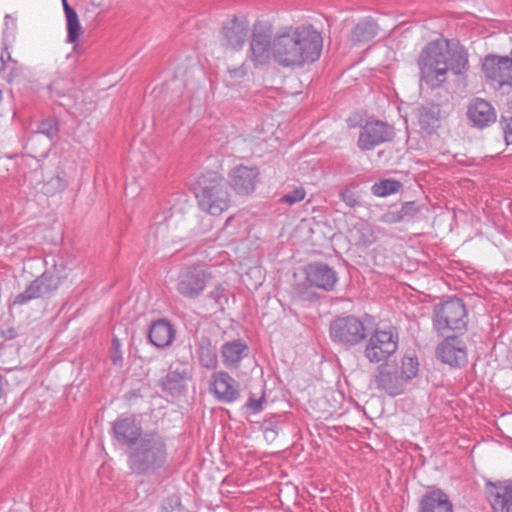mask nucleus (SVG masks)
Listing matches in <instances>:
<instances>
[{"mask_svg":"<svg viewBox=\"0 0 512 512\" xmlns=\"http://www.w3.org/2000/svg\"><path fill=\"white\" fill-rule=\"evenodd\" d=\"M322 48L321 34L310 25H301L274 37L272 55L283 67L302 66L317 61Z\"/></svg>","mask_w":512,"mask_h":512,"instance_id":"obj_1","label":"nucleus"},{"mask_svg":"<svg viewBox=\"0 0 512 512\" xmlns=\"http://www.w3.org/2000/svg\"><path fill=\"white\" fill-rule=\"evenodd\" d=\"M421 82L430 88L439 87L449 70L460 75L468 69V57L462 47L450 48L447 42L433 41L420 55Z\"/></svg>","mask_w":512,"mask_h":512,"instance_id":"obj_2","label":"nucleus"},{"mask_svg":"<svg viewBox=\"0 0 512 512\" xmlns=\"http://www.w3.org/2000/svg\"><path fill=\"white\" fill-rule=\"evenodd\" d=\"M168 448L164 437L155 432L144 433L127 455V465L136 476L156 475L166 464Z\"/></svg>","mask_w":512,"mask_h":512,"instance_id":"obj_3","label":"nucleus"},{"mask_svg":"<svg viewBox=\"0 0 512 512\" xmlns=\"http://www.w3.org/2000/svg\"><path fill=\"white\" fill-rule=\"evenodd\" d=\"M200 210L219 216L230 206V197L225 179L217 172H207L197 177L192 185Z\"/></svg>","mask_w":512,"mask_h":512,"instance_id":"obj_4","label":"nucleus"},{"mask_svg":"<svg viewBox=\"0 0 512 512\" xmlns=\"http://www.w3.org/2000/svg\"><path fill=\"white\" fill-rule=\"evenodd\" d=\"M466 309L459 298L450 299L434 310L433 326L439 333L465 327Z\"/></svg>","mask_w":512,"mask_h":512,"instance_id":"obj_5","label":"nucleus"},{"mask_svg":"<svg viewBox=\"0 0 512 512\" xmlns=\"http://www.w3.org/2000/svg\"><path fill=\"white\" fill-rule=\"evenodd\" d=\"M398 348V334L395 329L376 330L369 338L364 355L371 363L387 360Z\"/></svg>","mask_w":512,"mask_h":512,"instance_id":"obj_6","label":"nucleus"},{"mask_svg":"<svg viewBox=\"0 0 512 512\" xmlns=\"http://www.w3.org/2000/svg\"><path fill=\"white\" fill-rule=\"evenodd\" d=\"M330 336L334 342L353 346L362 342L367 334L363 322L350 315L337 318L331 323Z\"/></svg>","mask_w":512,"mask_h":512,"instance_id":"obj_7","label":"nucleus"},{"mask_svg":"<svg viewBox=\"0 0 512 512\" xmlns=\"http://www.w3.org/2000/svg\"><path fill=\"white\" fill-rule=\"evenodd\" d=\"M482 67L487 80L494 88L512 87V58L488 55Z\"/></svg>","mask_w":512,"mask_h":512,"instance_id":"obj_8","label":"nucleus"},{"mask_svg":"<svg viewBox=\"0 0 512 512\" xmlns=\"http://www.w3.org/2000/svg\"><path fill=\"white\" fill-rule=\"evenodd\" d=\"M208 282V275L205 271L196 266H187L180 270L176 289L185 298L193 299L198 297L205 290Z\"/></svg>","mask_w":512,"mask_h":512,"instance_id":"obj_9","label":"nucleus"},{"mask_svg":"<svg viewBox=\"0 0 512 512\" xmlns=\"http://www.w3.org/2000/svg\"><path fill=\"white\" fill-rule=\"evenodd\" d=\"M394 137V128L387 123L375 120L367 122L361 129L358 138V147L363 151H369L376 146L389 142Z\"/></svg>","mask_w":512,"mask_h":512,"instance_id":"obj_10","label":"nucleus"},{"mask_svg":"<svg viewBox=\"0 0 512 512\" xmlns=\"http://www.w3.org/2000/svg\"><path fill=\"white\" fill-rule=\"evenodd\" d=\"M61 284V278L46 271L37 277L30 285L20 294H18L13 303L16 305H24L30 300L43 297L56 291Z\"/></svg>","mask_w":512,"mask_h":512,"instance_id":"obj_11","label":"nucleus"},{"mask_svg":"<svg viewBox=\"0 0 512 512\" xmlns=\"http://www.w3.org/2000/svg\"><path fill=\"white\" fill-rule=\"evenodd\" d=\"M209 392L222 403H233L240 396V384L226 371H216L210 376Z\"/></svg>","mask_w":512,"mask_h":512,"instance_id":"obj_12","label":"nucleus"},{"mask_svg":"<svg viewBox=\"0 0 512 512\" xmlns=\"http://www.w3.org/2000/svg\"><path fill=\"white\" fill-rule=\"evenodd\" d=\"M305 279L311 287L332 291L338 281L336 271L323 262H314L304 269Z\"/></svg>","mask_w":512,"mask_h":512,"instance_id":"obj_13","label":"nucleus"},{"mask_svg":"<svg viewBox=\"0 0 512 512\" xmlns=\"http://www.w3.org/2000/svg\"><path fill=\"white\" fill-rule=\"evenodd\" d=\"M113 434L115 439L121 445L134 447L142 434V426L134 416H120L117 418L112 426Z\"/></svg>","mask_w":512,"mask_h":512,"instance_id":"obj_14","label":"nucleus"},{"mask_svg":"<svg viewBox=\"0 0 512 512\" xmlns=\"http://www.w3.org/2000/svg\"><path fill=\"white\" fill-rule=\"evenodd\" d=\"M259 174L256 166L237 165L229 173L231 186L237 194L248 195L255 190Z\"/></svg>","mask_w":512,"mask_h":512,"instance_id":"obj_15","label":"nucleus"},{"mask_svg":"<svg viewBox=\"0 0 512 512\" xmlns=\"http://www.w3.org/2000/svg\"><path fill=\"white\" fill-rule=\"evenodd\" d=\"M377 388L384 390L391 396H397L404 390L406 383L399 375L398 368L392 364H385L378 367L375 375Z\"/></svg>","mask_w":512,"mask_h":512,"instance_id":"obj_16","label":"nucleus"},{"mask_svg":"<svg viewBox=\"0 0 512 512\" xmlns=\"http://www.w3.org/2000/svg\"><path fill=\"white\" fill-rule=\"evenodd\" d=\"M438 359L450 366H461L467 361V352L464 343L456 337L445 338L437 347Z\"/></svg>","mask_w":512,"mask_h":512,"instance_id":"obj_17","label":"nucleus"},{"mask_svg":"<svg viewBox=\"0 0 512 512\" xmlns=\"http://www.w3.org/2000/svg\"><path fill=\"white\" fill-rule=\"evenodd\" d=\"M248 32L249 27L246 20L229 19L222 27V45L231 49H239L245 43Z\"/></svg>","mask_w":512,"mask_h":512,"instance_id":"obj_18","label":"nucleus"},{"mask_svg":"<svg viewBox=\"0 0 512 512\" xmlns=\"http://www.w3.org/2000/svg\"><path fill=\"white\" fill-rule=\"evenodd\" d=\"M271 32L265 29H255L250 44L251 60L255 65L268 62L272 53Z\"/></svg>","mask_w":512,"mask_h":512,"instance_id":"obj_19","label":"nucleus"},{"mask_svg":"<svg viewBox=\"0 0 512 512\" xmlns=\"http://www.w3.org/2000/svg\"><path fill=\"white\" fill-rule=\"evenodd\" d=\"M418 512H453V504L443 490L434 489L422 496Z\"/></svg>","mask_w":512,"mask_h":512,"instance_id":"obj_20","label":"nucleus"},{"mask_svg":"<svg viewBox=\"0 0 512 512\" xmlns=\"http://www.w3.org/2000/svg\"><path fill=\"white\" fill-rule=\"evenodd\" d=\"M468 117L477 127H486L496 120V113L492 105L480 98L474 99L468 107Z\"/></svg>","mask_w":512,"mask_h":512,"instance_id":"obj_21","label":"nucleus"},{"mask_svg":"<svg viewBox=\"0 0 512 512\" xmlns=\"http://www.w3.org/2000/svg\"><path fill=\"white\" fill-rule=\"evenodd\" d=\"M350 242L358 247L366 248L377 240V229L365 220H358L349 230Z\"/></svg>","mask_w":512,"mask_h":512,"instance_id":"obj_22","label":"nucleus"},{"mask_svg":"<svg viewBox=\"0 0 512 512\" xmlns=\"http://www.w3.org/2000/svg\"><path fill=\"white\" fill-rule=\"evenodd\" d=\"M248 355V346L241 340H233L224 343L221 347V356L224 365L229 369H236L241 360Z\"/></svg>","mask_w":512,"mask_h":512,"instance_id":"obj_23","label":"nucleus"},{"mask_svg":"<svg viewBox=\"0 0 512 512\" xmlns=\"http://www.w3.org/2000/svg\"><path fill=\"white\" fill-rule=\"evenodd\" d=\"M174 335L175 330L172 325L168 321L161 319L152 323L148 337L154 346L163 348L171 344Z\"/></svg>","mask_w":512,"mask_h":512,"instance_id":"obj_24","label":"nucleus"},{"mask_svg":"<svg viewBox=\"0 0 512 512\" xmlns=\"http://www.w3.org/2000/svg\"><path fill=\"white\" fill-rule=\"evenodd\" d=\"M418 124L421 130L432 134L440 125V108L435 104L421 106L417 112Z\"/></svg>","mask_w":512,"mask_h":512,"instance_id":"obj_25","label":"nucleus"},{"mask_svg":"<svg viewBox=\"0 0 512 512\" xmlns=\"http://www.w3.org/2000/svg\"><path fill=\"white\" fill-rule=\"evenodd\" d=\"M490 491V502L494 509L502 512H512V484L507 486H493Z\"/></svg>","mask_w":512,"mask_h":512,"instance_id":"obj_26","label":"nucleus"},{"mask_svg":"<svg viewBox=\"0 0 512 512\" xmlns=\"http://www.w3.org/2000/svg\"><path fill=\"white\" fill-rule=\"evenodd\" d=\"M377 31L378 26L372 19H362L353 28L351 40L354 43L369 41L376 36Z\"/></svg>","mask_w":512,"mask_h":512,"instance_id":"obj_27","label":"nucleus"},{"mask_svg":"<svg viewBox=\"0 0 512 512\" xmlns=\"http://www.w3.org/2000/svg\"><path fill=\"white\" fill-rule=\"evenodd\" d=\"M197 355L199 362L203 367L211 370L216 369L218 365L216 349L209 339H202L199 342Z\"/></svg>","mask_w":512,"mask_h":512,"instance_id":"obj_28","label":"nucleus"},{"mask_svg":"<svg viewBox=\"0 0 512 512\" xmlns=\"http://www.w3.org/2000/svg\"><path fill=\"white\" fill-rule=\"evenodd\" d=\"M402 187L401 183L397 180L385 179L375 183L371 190L375 196L387 197L399 191Z\"/></svg>","mask_w":512,"mask_h":512,"instance_id":"obj_29","label":"nucleus"},{"mask_svg":"<svg viewBox=\"0 0 512 512\" xmlns=\"http://www.w3.org/2000/svg\"><path fill=\"white\" fill-rule=\"evenodd\" d=\"M67 186V181L57 174L44 181L41 191L47 196H52L65 190Z\"/></svg>","mask_w":512,"mask_h":512,"instance_id":"obj_30","label":"nucleus"},{"mask_svg":"<svg viewBox=\"0 0 512 512\" xmlns=\"http://www.w3.org/2000/svg\"><path fill=\"white\" fill-rule=\"evenodd\" d=\"M72 82L68 77H57L49 85V91L52 97H65L70 94Z\"/></svg>","mask_w":512,"mask_h":512,"instance_id":"obj_31","label":"nucleus"},{"mask_svg":"<svg viewBox=\"0 0 512 512\" xmlns=\"http://www.w3.org/2000/svg\"><path fill=\"white\" fill-rule=\"evenodd\" d=\"M16 30V19L12 18L10 15L7 14L4 19V29L2 37V46H4L5 50L10 48L11 44L14 42Z\"/></svg>","mask_w":512,"mask_h":512,"instance_id":"obj_32","label":"nucleus"},{"mask_svg":"<svg viewBox=\"0 0 512 512\" xmlns=\"http://www.w3.org/2000/svg\"><path fill=\"white\" fill-rule=\"evenodd\" d=\"M418 366L419 363L416 357H403L401 363V371L399 372V375L404 378L405 383H407L408 380L414 378L417 375Z\"/></svg>","mask_w":512,"mask_h":512,"instance_id":"obj_33","label":"nucleus"},{"mask_svg":"<svg viewBox=\"0 0 512 512\" xmlns=\"http://www.w3.org/2000/svg\"><path fill=\"white\" fill-rule=\"evenodd\" d=\"M67 21V41L69 43H75L82 31L77 13H72L66 16Z\"/></svg>","mask_w":512,"mask_h":512,"instance_id":"obj_34","label":"nucleus"},{"mask_svg":"<svg viewBox=\"0 0 512 512\" xmlns=\"http://www.w3.org/2000/svg\"><path fill=\"white\" fill-rule=\"evenodd\" d=\"M58 133V126L55 119H46L43 120L39 125L38 129L34 136L41 134L46 136L49 140H52L54 137L57 136Z\"/></svg>","mask_w":512,"mask_h":512,"instance_id":"obj_35","label":"nucleus"},{"mask_svg":"<svg viewBox=\"0 0 512 512\" xmlns=\"http://www.w3.org/2000/svg\"><path fill=\"white\" fill-rule=\"evenodd\" d=\"M306 196V191L303 187H297L293 191L283 195L280 199L281 203L293 205L301 202Z\"/></svg>","mask_w":512,"mask_h":512,"instance_id":"obj_36","label":"nucleus"},{"mask_svg":"<svg viewBox=\"0 0 512 512\" xmlns=\"http://www.w3.org/2000/svg\"><path fill=\"white\" fill-rule=\"evenodd\" d=\"M419 211V206L415 202H407L402 205L397 220H404L414 217Z\"/></svg>","mask_w":512,"mask_h":512,"instance_id":"obj_37","label":"nucleus"},{"mask_svg":"<svg viewBox=\"0 0 512 512\" xmlns=\"http://www.w3.org/2000/svg\"><path fill=\"white\" fill-rule=\"evenodd\" d=\"M110 358L114 365L121 366L123 363V356L121 350V342L118 338L112 340Z\"/></svg>","mask_w":512,"mask_h":512,"instance_id":"obj_38","label":"nucleus"},{"mask_svg":"<svg viewBox=\"0 0 512 512\" xmlns=\"http://www.w3.org/2000/svg\"><path fill=\"white\" fill-rule=\"evenodd\" d=\"M161 512H186L178 497H170L162 505Z\"/></svg>","mask_w":512,"mask_h":512,"instance_id":"obj_39","label":"nucleus"},{"mask_svg":"<svg viewBox=\"0 0 512 512\" xmlns=\"http://www.w3.org/2000/svg\"><path fill=\"white\" fill-rule=\"evenodd\" d=\"M340 197L342 201L349 207H355L359 203L358 195L351 188H345L340 193Z\"/></svg>","mask_w":512,"mask_h":512,"instance_id":"obj_40","label":"nucleus"},{"mask_svg":"<svg viewBox=\"0 0 512 512\" xmlns=\"http://www.w3.org/2000/svg\"><path fill=\"white\" fill-rule=\"evenodd\" d=\"M500 125L503 130L504 140L506 144H512V117H503L500 121Z\"/></svg>","mask_w":512,"mask_h":512,"instance_id":"obj_41","label":"nucleus"},{"mask_svg":"<svg viewBox=\"0 0 512 512\" xmlns=\"http://www.w3.org/2000/svg\"><path fill=\"white\" fill-rule=\"evenodd\" d=\"M264 401V396L262 395L259 398H254L253 396H250L247 403L246 408L249 409L252 413H258L262 410V404Z\"/></svg>","mask_w":512,"mask_h":512,"instance_id":"obj_42","label":"nucleus"},{"mask_svg":"<svg viewBox=\"0 0 512 512\" xmlns=\"http://www.w3.org/2000/svg\"><path fill=\"white\" fill-rule=\"evenodd\" d=\"M229 74L231 77L240 78L246 74V71L243 66H240L237 68L229 69Z\"/></svg>","mask_w":512,"mask_h":512,"instance_id":"obj_43","label":"nucleus"},{"mask_svg":"<svg viewBox=\"0 0 512 512\" xmlns=\"http://www.w3.org/2000/svg\"><path fill=\"white\" fill-rule=\"evenodd\" d=\"M0 60L2 62V68L6 67L7 61H12L11 54L9 52V48L7 50H5V48L3 47V50H2V53L0 56Z\"/></svg>","mask_w":512,"mask_h":512,"instance_id":"obj_44","label":"nucleus"},{"mask_svg":"<svg viewBox=\"0 0 512 512\" xmlns=\"http://www.w3.org/2000/svg\"><path fill=\"white\" fill-rule=\"evenodd\" d=\"M158 219V217L156 218ZM155 237L157 238L158 237V233L161 231L163 232L165 230V228L167 227V225H164V220H156L155 221ZM151 230H154V227L151 228Z\"/></svg>","mask_w":512,"mask_h":512,"instance_id":"obj_45","label":"nucleus"},{"mask_svg":"<svg viewBox=\"0 0 512 512\" xmlns=\"http://www.w3.org/2000/svg\"><path fill=\"white\" fill-rule=\"evenodd\" d=\"M65 16H68L70 12L76 13V11L68 4L67 0H62Z\"/></svg>","mask_w":512,"mask_h":512,"instance_id":"obj_46","label":"nucleus"},{"mask_svg":"<svg viewBox=\"0 0 512 512\" xmlns=\"http://www.w3.org/2000/svg\"><path fill=\"white\" fill-rule=\"evenodd\" d=\"M235 222V217L231 216V217H228L226 222H225V226H224V229L222 230V234L226 233V231L228 230V228L230 226H232Z\"/></svg>","mask_w":512,"mask_h":512,"instance_id":"obj_47","label":"nucleus"},{"mask_svg":"<svg viewBox=\"0 0 512 512\" xmlns=\"http://www.w3.org/2000/svg\"><path fill=\"white\" fill-rule=\"evenodd\" d=\"M132 194H133L132 185L126 186V188H125V195L128 196V195H132Z\"/></svg>","mask_w":512,"mask_h":512,"instance_id":"obj_48","label":"nucleus"},{"mask_svg":"<svg viewBox=\"0 0 512 512\" xmlns=\"http://www.w3.org/2000/svg\"><path fill=\"white\" fill-rule=\"evenodd\" d=\"M4 391H3V378L0 375V399L3 397Z\"/></svg>","mask_w":512,"mask_h":512,"instance_id":"obj_49","label":"nucleus"}]
</instances>
